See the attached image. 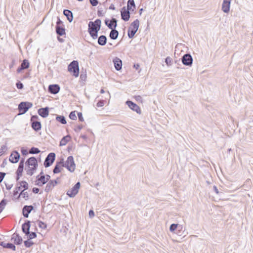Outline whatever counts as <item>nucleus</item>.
Here are the masks:
<instances>
[{
    "mask_svg": "<svg viewBox=\"0 0 253 253\" xmlns=\"http://www.w3.org/2000/svg\"><path fill=\"white\" fill-rule=\"evenodd\" d=\"M33 106V104L29 102H21L18 105V110L20 114H24Z\"/></svg>",
    "mask_w": 253,
    "mask_h": 253,
    "instance_id": "4",
    "label": "nucleus"
},
{
    "mask_svg": "<svg viewBox=\"0 0 253 253\" xmlns=\"http://www.w3.org/2000/svg\"><path fill=\"white\" fill-rule=\"evenodd\" d=\"M30 223L31 222L29 220H27L22 225V230L26 235L30 233Z\"/></svg>",
    "mask_w": 253,
    "mask_h": 253,
    "instance_id": "16",
    "label": "nucleus"
},
{
    "mask_svg": "<svg viewBox=\"0 0 253 253\" xmlns=\"http://www.w3.org/2000/svg\"><path fill=\"white\" fill-rule=\"evenodd\" d=\"M139 26V21L138 19L135 20L132 22L128 28L127 35L129 38H132L137 32Z\"/></svg>",
    "mask_w": 253,
    "mask_h": 253,
    "instance_id": "1",
    "label": "nucleus"
},
{
    "mask_svg": "<svg viewBox=\"0 0 253 253\" xmlns=\"http://www.w3.org/2000/svg\"><path fill=\"white\" fill-rule=\"evenodd\" d=\"M56 120L57 121L60 122L61 124L63 125H65L67 123L66 119L63 116L57 115L56 117Z\"/></svg>",
    "mask_w": 253,
    "mask_h": 253,
    "instance_id": "33",
    "label": "nucleus"
},
{
    "mask_svg": "<svg viewBox=\"0 0 253 253\" xmlns=\"http://www.w3.org/2000/svg\"><path fill=\"white\" fill-rule=\"evenodd\" d=\"M122 19L125 21H127L130 18L129 11L126 9L125 6L123 7L121 11Z\"/></svg>",
    "mask_w": 253,
    "mask_h": 253,
    "instance_id": "11",
    "label": "nucleus"
},
{
    "mask_svg": "<svg viewBox=\"0 0 253 253\" xmlns=\"http://www.w3.org/2000/svg\"><path fill=\"white\" fill-rule=\"evenodd\" d=\"M78 118H79V121H80L81 122H83L84 120V118L83 117L82 113L81 112L78 113Z\"/></svg>",
    "mask_w": 253,
    "mask_h": 253,
    "instance_id": "54",
    "label": "nucleus"
},
{
    "mask_svg": "<svg viewBox=\"0 0 253 253\" xmlns=\"http://www.w3.org/2000/svg\"><path fill=\"white\" fill-rule=\"evenodd\" d=\"M70 136L69 135H66L64 136L60 142V146H65L70 140Z\"/></svg>",
    "mask_w": 253,
    "mask_h": 253,
    "instance_id": "31",
    "label": "nucleus"
},
{
    "mask_svg": "<svg viewBox=\"0 0 253 253\" xmlns=\"http://www.w3.org/2000/svg\"><path fill=\"white\" fill-rule=\"evenodd\" d=\"M33 244H34V243L32 241H29L28 240L24 241V245L27 248L30 247Z\"/></svg>",
    "mask_w": 253,
    "mask_h": 253,
    "instance_id": "47",
    "label": "nucleus"
},
{
    "mask_svg": "<svg viewBox=\"0 0 253 253\" xmlns=\"http://www.w3.org/2000/svg\"><path fill=\"white\" fill-rule=\"evenodd\" d=\"M24 166L19 165L18 169L16 171V174L18 176H21L23 170Z\"/></svg>",
    "mask_w": 253,
    "mask_h": 253,
    "instance_id": "38",
    "label": "nucleus"
},
{
    "mask_svg": "<svg viewBox=\"0 0 253 253\" xmlns=\"http://www.w3.org/2000/svg\"><path fill=\"white\" fill-rule=\"evenodd\" d=\"M177 225H178L177 224L174 223L171 224L169 227V230L172 232H174L177 227Z\"/></svg>",
    "mask_w": 253,
    "mask_h": 253,
    "instance_id": "45",
    "label": "nucleus"
},
{
    "mask_svg": "<svg viewBox=\"0 0 253 253\" xmlns=\"http://www.w3.org/2000/svg\"><path fill=\"white\" fill-rule=\"evenodd\" d=\"M213 189L214 191L216 194H218L219 193V191H218V189H217V187L216 186H214L213 187Z\"/></svg>",
    "mask_w": 253,
    "mask_h": 253,
    "instance_id": "62",
    "label": "nucleus"
},
{
    "mask_svg": "<svg viewBox=\"0 0 253 253\" xmlns=\"http://www.w3.org/2000/svg\"><path fill=\"white\" fill-rule=\"evenodd\" d=\"M104 102L105 101L104 100H100L97 102L96 106L98 107H102L104 105Z\"/></svg>",
    "mask_w": 253,
    "mask_h": 253,
    "instance_id": "48",
    "label": "nucleus"
},
{
    "mask_svg": "<svg viewBox=\"0 0 253 253\" xmlns=\"http://www.w3.org/2000/svg\"><path fill=\"white\" fill-rule=\"evenodd\" d=\"M29 67V62L27 59H24L20 65L17 69V73H20L23 70L26 69Z\"/></svg>",
    "mask_w": 253,
    "mask_h": 253,
    "instance_id": "21",
    "label": "nucleus"
},
{
    "mask_svg": "<svg viewBox=\"0 0 253 253\" xmlns=\"http://www.w3.org/2000/svg\"><path fill=\"white\" fill-rule=\"evenodd\" d=\"M38 114L42 118H46L49 114V108L48 107L42 108L38 110Z\"/></svg>",
    "mask_w": 253,
    "mask_h": 253,
    "instance_id": "18",
    "label": "nucleus"
},
{
    "mask_svg": "<svg viewBox=\"0 0 253 253\" xmlns=\"http://www.w3.org/2000/svg\"><path fill=\"white\" fill-rule=\"evenodd\" d=\"M68 70L73 73V75L77 77L79 75V63L76 60H74L70 63L68 67Z\"/></svg>",
    "mask_w": 253,
    "mask_h": 253,
    "instance_id": "2",
    "label": "nucleus"
},
{
    "mask_svg": "<svg viewBox=\"0 0 253 253\" xmlns=\"http://www.w3.org/2000/svg\"><path fill=\"white\" fill-rule=\"evenodd\" d=\"M31 126L36 131H38L41 129V123L37 121H32L31 122Z\"/></svg>",
    "mask_w": 253,
    "mask_h": 253,
    "instance_id": "24",
    "label": "nucleus"
},
{
    "mask_svg": "<svg viewBox=\"0 0 253 253\" xmlns=\"http://www.w3.org/2000/svg\"><path fill=\"white\" fill-rule=\"evenodd\" d=\"M90 36L93 39H97L98 37V31H88Z\"/></svg>",
    "mask_w": 253,
    "mask_h": 253,
    "instance_id": "39",
    "label": "nucleus"
},
{
    "mask_svg": "<svg viewBox=\"0 0 253 253\" xmlns=\"http://www.w3.org/2000/svg\"><path fill=\"white\" fill-rule=\"evenodd\" d=\"M22 196L23 198H24L26 200H27L29 199V195L27 192H25L24 190H23L21 191L20 194L18 195L17 199H19Z\"/></svg>",
    "mask_w": 253,
    "mask_h": 253,
    "instance_id": "32",
    "label": "nucleus"
},
{
    "mask_svg": "<svg viewBox=\"0 0 253 253\" xmlns=\"http://www.w3.org/2000/svg\"><path fill=\"white\" fill-rule=\"evenodd\" d=\"M11 240L14 241V243L16 245H20L22 242V238L19 234L14 233L12 235Z\"/></svg>",
    "mask_w": 253,
    "mask_h": 253,
    "instance_id": "23",
    "label": "nucleus"
},
{
    "mask_svg": "<svg viewBox=\"0 0 253 253\" xmlns=\"http://www.w3.org/2000/svg\"><path fill=\"white\" fill-rule=\"evenodd\" d=\"M56 32L59 36H63L65 34V30L62 26H56Z\"/></svg>",
    "mask_w": 253,
    "mask_h": 253,
    "instance_id": "30",
    "label": "nucleus"
},
{
    "mask_svg": "<svg viewBox=\"0 0 253 253\" xmlns=\"http://www.w3.org/2000/svg\"><path fill=\"white\" fill-rule=\"evenodd\" d=\"M34 209L33 206H24L22 210V213L25 217H28L29 214Z\"/></svg>",
    "mask_w": 253,
    "mask_h": 253,
    "instance_id": "15",
    "label": "nucleus"
},
{
    "mask_svg": "<svg viewBox=\"0 0 253 253\" xmlns=\"http://www.w3.org/2000/svg\"><path fill=\"white\" fill-rule=\"evenodd\" d=\"M32 191L34 193H38L39 192V189L37 187H34L33 188Z\"/></svg>",
    "mask_w": 253,
    "mask_h": 253,
    "instance_id": "60",
    "label": "nucleus"
},
{
    "mask_svg": "<svg viewBox=\"0 0 253 253\" xmlns=\"http://www.w3.org/2000/svg\"><path fill=\"white\" fill-rule=\"evenodd\" d=\"M38 226L40 228L45 229L46 228V224L42 221H38Z\"/></svg>",
    "mask_w": 253,
    "mask_h": 253,
    "instance_id": "41",
    "label": "nucleus"
},
{
    "mask_svg": "<svg viewBox=\"0 0 253 253\" xmlns=\"http://www.w3.org/2000/svg\"><path fill=\"white\" fill-rule=\"evenodd\" d=\"M126 104L132 111L136 112L138 114H141V109L136 104L130 100H127Z\"/></svg>",
    "mask_w": 253,
    "mask_h": 253,
    "instance_id": "9",
    "label": "nucleus"
},
{
    "mask_svg": "<svg viewBox=\"0 0 253 253\" xmlns=\"http://www.w3.org/2000/svg\"><path fill=\"white\" fill-rule=\"evenodd\" d=\"M105 25L110 29H116L117 26V20L115 18H112L110 20L106 19L105 20Z\"/></svg>",
    "mask_w": 253,
    "mask_h": 253,
    "instance_id": "10",
    "label": "nucleus"
},
{
    "mask_svg": "<svg viewBox=\"0 0 253 253\" xmlns=\"http://www.w3.org/2000/svg\"><path fill=\"white\" fill-rule=\"evenodd\" d=\"M36 178L37 179L35 181V185L37 186L40 187L42 186L47 182L45 175H41L40 176H37Z\"/></svg>",
    "mask_w": 253,
    "mask_h": 253,
    "instance_id": "13",
    "label": "nucleus"
},
{
    "mask_svg": "<svg viewBox=\"0 0 253 253\" xmlns=\"http://www.w3.org/2000/svg\"><path fill=\"white\" fill-rule=\"evenodd\" d=\"M65 168L71 172H73L75 169L76 165L74 161V158L73 156H69L67 160L66 161Z\"/></svg>",
    "mask_w": 253,
    "mask_h": 253,
    "instance_id": "5",
    "label": "nucleus"
},
{
    "mask_svg": "<svg viewBox=\"0 0 253 253\" xmlns=\"http://www.w3.org/2000/svg\"><path fill=\"white\" fill-rule=\"evenodd\" d=\"M172 59L170 57H167L165 59V62L167 66H170L171 64Z\"/></svg>",
    "mask_w": 253,
    "mask_h": 253,
    "instance_id": "46",
    "label": "nucleus"
},
{
    "mask_svg": "<svg viewBox=\"0 0 253 253\" xmlns=\"http://www.w3.org/2000/svg\"><path fill=\"white\" fill-rule=\"evenodd\" d=\"M24 158H22V159L20 160V163H19V165L24 166Z\"/></svg>",
    "mask_w": 253,
    "mask_h": 253,
    "instance_id": "63",
    "label": "nucleus"
},
{
    "mask_svg": "<svg viewBox=\"0 0 253 253\" xmlns=\"http://www.w3.org/2000/svg\"><path fill=\"white\" fill-rule=\"evenodd\" d=\"M61 171V167L59 166V164H56L54 167V168L53 170V172L54 173H58Z\"/></svg>",
    "mask_w": 253,
    "mask_h": 253,
    "instance_id": "40",
    "label": "nucleus"
},
{
    "mask_svg": "<svg viewBox=\"0 0 253 253\" xmlns=\"http://www.w3.org/2000/svg\"><path fill=\"white\" fill-rule=\"evenodd\" d=\"M63 14L67 17L70 22H71L73 21V16L71 11L68 9H65L63 11Z\"/></svg>",
    "mask_w": 253,
    "mask_h": 253,
    "instance_id": "25",
    "label": "nucleus"
},
{
    "mask_svg": "<svg viewBox=\"0 0 253 253\" xmlns=\"http://www.w3.org/2000/svg\"><path fill=\"white\" fill-rule=\"evenodd\" d=\"M6 150V146L5 145H2L0 149V156H1L3 152Z\"/></svg>",
    "mask_w": 253,
    "mask_h": 253,
    "instance_id": "49",
    "label": "nucleus"
},
{
    "mask_svg": "<svg viewBox=\"0 0 253 253\" xmlns=\"http://www.w3.org/2000/svg\"><path fill=\"white\" fill-rule=\"evenodd\" d=\"M28 235H29V237H28L29 240L33 239L34 238H35L37 237V234L34 232H30V233L28 234Z\"/></svg>",
    "mask_w": 253,
    "mask_h": 253,
    "instance_id": "44",
    "label": "nucleus"
},
{
    "mask_svg": "<svg viewBox=\"0 0 253 253\" xmlns=\"http://www.w3.org/2000/svg\"><path fill=\"white\" fill-rule=\"evenodd\" d=\"M62 25H63L62 21L60 20V19L59 17H57V21L56 22V26H62Z\"/></svg>",
    "mask_w": 253,
    "mask_h": 253,
    "instance_id": "53",
    "label": "nucleus"
},
{
    "mask_svg": "<svg viewBox=\"0 0 253 253\" xmlns=\"http://www.w3.org/2000/svg\"><path fill=\"white\" fill-rule=\"evenodd\" d=\"M20 158V154L17 151H13L11 153L9 161L12 163H16L18 162Z\"/></svg>",
    "mask_w": 253,
    "mask_h": 253,
    "instance_id": "14",
    "label": "nucleus"
},
{
    "mask_svg": "<svg viewBox=\"0 0 253 253\" xmlns=\"http://www.w3.org/2000/svg\"><path fill=\"white\" fill-rule=\"evenodd\" d=\"M119 36V32L115 29H112L110 34L109 37L112 40H116Z\"/></svg>",
    "mask_w": 253,
    "mask_h": 253,
    "instance_id": "27",
    "label": "nucleus"
},
{
    "mask_svg": "<svg viewBox=\"0 0 253 253\" xmlns=\"http://www.w3.org/2000/svg\"><path fill=\"white\" fill-rule=\"evenodd\" d=\"M231 1H223L222 10L225 13H228L230 10Z\"/></svg>",
    "mask_w": 253,
    "mask_h": 253,
    "instance_id": "22",
    "label": "nucleus"
},
{
    "mask_svg": "<svg viewBox=\"0 0 253 253\" xmlns=\"http://www.w3.org/2000/svg\"><path fill=\"white\" fill-rule=\"evenodd\" d=\"M113 63L116 70L120 71L121 70L122 68V61L120 58L115 57L113 59Z\"/></svg>",
    "mask_w": 253,
    "mask_h": 253,
    "instance_id": "20",
    "label": "nucleus"
},
{
    "mask_svg": "<svg viewBox=\"0 0 253 253\" xmlns=\"http://www.w3.org/2000/svg\"><path fill=\"white\" fill-rule=\"evenodd\" d=\"M55 159V154L50 153L46 157L44 162V166L45 168L50 167L54 162Z\"/></svg>",
    "mask_w": 253,
    "mask_h": 253,
    "instance_id": "7",
    "label": "nucleus"
},
{
    "mask_svg": "<svg viewBox=\"0 0 253 253\" xmlns=\"http://www.w3.org/2000/svg\"><path fill=\"white\" fill-rule=\"evenodd\" d=\"M97 42L99 45H104L107 43V38L104 35H101L100 37H99L98 39Z\"/></svg>",
    "mask_w": 253,
    "mask_h": 253,
    "instance_id": "26",
    "label": "nucleus"
},
{
    "mask_svg": "<svg viewBox=\"0 0 253 253\" xmlns=\"http://www.w3.org/2000/svg\"><path fill=\"white\" fill-rule=\"evenodd\" d=\"M109 8L110 9H111V10H115V6H114V4H111L110 5V6H109Z\"/></svg>",
    "mask_w": 253,
    "mask_h": 253,
    "instance_id": "64",
    "label": "nucleus"
},
{
    "mask_svg": "<svg viewBox=\"0 0 253 253\" xmlns=\"http://www.w3.org/2000/svg\"><path fill=\"white\" fill-rule=\"evenodd\" d=\"M69 118L72 120H76L77 119L75 111H72L70 113Z\"/></svg>",
    "mask_w": 253,
    "mask_h": 253,
    "instance_id": "43",
    "label": "nucleus"
},
{
    "mask_svg": "<svg viewBox=\"0 0 253 253\" xmlns=\"http://www.w3.org/2000/svg\"><path fill=\"white\" fill-rule=\"evenodd\" d=\"M0 245L4 248L10 249L13 251L16 250L15 246L12 243L1 242Z\"/></svg>",
    "mask_w": 253,
    "mask_h": 253,
    "instance_id": "28",
    "label": "nucleus"
},
{
    "mask_svg": "<svg viewBox=\"0 0 253 253\" xmlns=\"http://www.w3.org/2000/svg\"><path fill=\"white\" fill-rule=\"evenodd\" d=\"M26 164L27 166H32V168H37L38 167L37 160L34 157H32L29 158L27 160Z\"/></svg>",
    "mask_w": 253,
    "mask_h": 253,
    "instance_id": "17",
    "label": "nucleus"
},
{
    "mask_svg": "<svg viewBox=\"0 0 253 253\" xmlns=\"http://www.w3.org/2000/svg\"><path fill=\"white\" fill-rule=\"evenodd\" d=\"M17 184H19V186H20V188L23 187L24 190L28 189V184L25 181H21L19 182Z\"/></svg>",
    "mask_w": 253,
    "mask_h": 253,
    "instance_id": "35",
    "label": "nucleus"
},
{
    "mask_svg": "<svg viewBox=\"0 0 253 253\" xmlns=\"http://www.w3.org/2000/svg\"><path fill=\"white\" fill-rule=\"evenodd\" d=\"M40 152V150L38 148H36L34 147H32L29 151V153L32 154H38Z\"/></svg>",
    "mask_w": 253,
    "mask_h": 253,
    "instance_id": "37",
    "label": "nucleus"
},
{
    "mask_svg": "<svg viewBox=\"0 0 253 253\" xmlns=\"http://www.w3.org/2000/svg\"><path fill=\"white\" fill-rule=\"evenodd\" d=\"M80 187V183L78 182L71 189L67 192V195L71 197H74L79 192V189Z\"/></svg>",
    "mask_w": 253,
    "mask_h": 253,
    "instance_id": "6",
    "label": "nucleus"
},
{
    "mask_svg": "<svg viewBox=\"0 0 253 253\" xmlns=\"http://www.w3.org/2000/svg\"><path fill=\"white\" fill-rule=\"evenodd\" d=\"M57 184V181L56 180H50L47 184H46L45 188V191L46 192H48Z\"/></svg>",
    "mask_w": 253,
    "mask_h": 253,
    "instance_id": "19",
    "label": "nucleus"
},
{
    "mask_svg": "<svg viewBox=\"0 0 253 253\" xmlns=\"http://www.w3.org/2000/svg\"><path fill=\"white\" fill-rule=\"evenodd\" d=\"M83 127V125H78L76 128H75V130L76 131H79L81 130Z\"/></svg>",
    "mask_w": 253,
    "mask_h": 253,
    "instance_id": "57",
    "label": "nucleus"
},
{
    "mask_svg": "<svg viewBox=\"0 0 253 253\" xmlns=\"http://www.w3.org/2000/svg\"><path fill=\"white\" fill-rule=\"evenodd\" d=\"M13 186V185L12 184H8V185H7L6 184V188L7 189V190H10L11 189V188Z\"/></svg>",
    "mask_w": 253,
    "mask_h": 253,
    "instance_id": "61",
    "label": "nucleus"
},
{
    "mask_svg": "<svg viewBox=\"0 0 253 253\" xmlns=\"http://www.w3.org/2000/svg\"><path fill=\"white\" fill-rule=\"evenodd\" d=\"M127 10L129 11H134L135 9V5L134 1H127Z\"/></svg>",
    "mask_w": 253,
    "mask_h": 253,
    "instance_id": "29",
    "label": "nucleus"
},
{
    "mask_svg": "<svg viewBox=\"0 0 253 253\" xmlns=\"http://www.w3.org/2000/svg\"><path fill=\"white\" fill-rule=\"evenodd\" d=\"M88 214H89V216L90 217H93L94 216V212L92 210H90L89 211Z\"/></svg>",
    "mask_w": 253,
    "mask_h": 253,
    "instance_id": "58",
    "label": "nucleus"
},
{
    "mask_svg": "<svg viewBox=\"0 0 253 253\" xmlns=\"http://www.w3.org/2000/svg\"><path fill=\"white\" fill-rule=\"evenodd\" d=\"M6 205V200L5 199H2L0 202V213L2 211Z\"/></svg>",
    "mask_w": 253,
    "mask_h": 253,
    "instance_id": "36",
    "label": "nucleus"
},
{
    "mask_svg": "<svg viewBox=\"0 0 253 253\" xmlns=\"http://www.w3.org/2000/svg\"><path fill=\"white\" fill-rule=\"evenodd\" d=\"M60 89V87L58 84H50L48 86V91L51 94H56L59 92Z\"/></svg>",
    "mask_w": 253,
    "mask_h": 253,
    "instance_id": "12",
    "label": "nucleus"
},
{
    "mask_svg": "<svg viewBox=\"0 0 253 253\" xmlns=\"http://www.w3.org/2000/svg\"><path fill=\"white\" fill-rule=\"evenodd\" d=\"M20 190V186H19V184H17L16 186L13 191V196H15L17 195Z\"/></svg>",
    "mask_w": 253,
    "mask_h": 253,
    "instance_id": "42",
    "label": "nucleus"
},
{
    "mask_svg": "<svg viewBox=\"0 0 253 253\" xmlns=\"http://www.w3.org/2000/svg\"><path fill=\"white\" fill-rule=\"evenodd\" d=\"M181 61L184 65L191 66L193 63V58L190 54L186 53L182 57Z\"/></svg>",
    "mask_w": 253,
    "mask_h": 253,
    "instance_id": "8",
    "label": "nucleus"
},
{
    "mask_svg": "<svg viewBox=\"0 0 253 253\" xmlns=\"http://www.w3.org/2000/svg\"><path fill=\"white\" fill-rule=\"evenodd\" d=\"M101 21L99 19H96L94 21H90L88 23V31H99L101 28Z\"/></svg>",
    "mask_w": 253,
    "mask_h": 253,
    "instance_id": "3",
    "label": "nucleus"
},
{
    "mask_svg": "<svg viewBox=\"0 0 253 253\" xmlns=\"http://www.w3.org/2000/svg\"><path fill=\"white\" fill-rule=\"evenodd\" d=\"M91 5L93 6H96L98 3V1H89Z\"/></svg>",
    "mask_w": 253,
    "mask_h": 253,
    "instance_id": "59",
    "label": "nucleus"
},
{
    "mask_svg": "<svg viewBox=\"0 0 253 253\" xmlns=\"http://www.w3.org/2000/svg\"><path fill=\"white\" fill-rule=\"evenodd\" d=\"M5 175V173L0 172V183L2 181Z\"/></svg>",
    "mask_w": 253,
    "mask_h": 253,
    "instance_id": "56",
    "label": "nucleus"
},
{
    "mask_svg": "<svg viewBox=\"0 0 253 253\" xmlns=\"http://www.w3.org/2000/svg\"><path fill=\"white\" fill-rule=\"evenodd\" d=\"M28 166V168L26 169L27 174L28 175L31 176L34 174V171L37 168H32V166Z\"/></svg>",
    "mask_w": 253,
    "mask_h": 253,
    "instance_id": "34",
    "label": "nucleus"
},
{
    "mask_svg": "<svg viewBox=\"0 0 253 253\" xmlns=\"http://www.w3.org/2000/svg\"><path fill=\"white\" fill-rule=\"evenodd\" d=\"M97 15L99 17L103 16V8L102 7H99Z\"/></svg>",
    "mask_w": 253,
    "mask_h": 253,
    "instance_id": "52",
    "label": "nucleus"
},
{
    "mask_svg": "<svg viewBox=\"0 0 253 253\" xmlns=\"http://www.w3.org/2000/svg\"><path fill=\"white\" fill-rule=\"evenodd\" d=\"M65 162H64V160L63 159H62L60 160V161L59 162L57 163L56 164H59V166L62 167V169L63 167H65Z\"/></svg>",
    "mask_w": 253,
    "mask_h": 253,
    "instance_id": "51",
    "label": "nucleus"
},
{
    "mask_svg": "<svg viewBox=\"0 0 253 253\" xmlns=\"http://www.w3.org/2000/svg\"><path fill=\"white\" fill-rule=\"evenodd\" d=\"M16 87L18 89H21L23 88V84L20 82H18L16 84Z\"/></svg>",
    "mask_w": 253,
    "mask_h": 253,
    "instance_id": "50",
    "label": "nucleus"
},
{
    "mask_svg": "<svg viewBox=\"0 0 253 253\" xmlns=\"http://www.w3.org/2000/svg\"><path fill=\"white\" fill-rule=\"evenodd\" d=\"M21 152L23 155H26L28 154L27 150L24 148H21Z\"/></svg>",
    "mask_w": 253,
    "mask_h": 253,
    "instance_id": "55",
    "label": "nucleus"
}]
</instances>
